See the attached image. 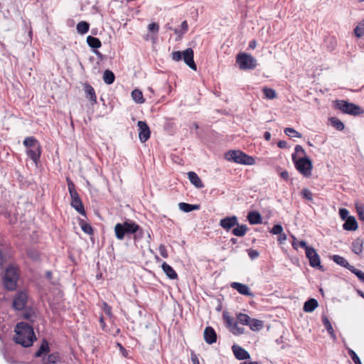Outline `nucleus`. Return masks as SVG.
<instances>
[{"mask_svg":"<svg viewBox=\"0 0 364 364\" xmlns=\"http://www.w3.org/2000/svg\"><path fill=\"white\" fill-rule=\"evenodd\" d=\"M14 331L16 334L14 341L24 348L31 346L36 340L33 328L26 322H18L15 326Z\"/></svg>","mask_w":364,"mask_h":364,"instance_id":"f257e3e1","label":"nucleus"},{"mask_svg":"<svg viewBox=\"0 0 364 364\" xmlns=\"http://www.w3.org/2000/svg\"><path fill=\"white\" fill-rule=\"evenodd\" d=\"M20 270L14 264H9L5 269L2 277L4 287L9 291H15L17 288V283L19 279Z\"/></svg>","mask_w":364,"mask_h":364,"instance_id":"f03ea898","label":"nucleus"},{"mask_svg":"<svg viewBox=\"0 0 364 364\" xmlns=\"http://www.w3.org/2000/svg\"><path fill=\"white\" fill-rule=\"evenodd\" d=\"M136 230L135 222L130 220L118 223L114 225L115 237L119 240H124L126 236H130Z\"/></svg>","mask_w":364,"mask_h":364,"instance_id":"7ed1b4c3","label":"nucleus"},{"mask_svg":"<svg viewBox=\"0 0 364 364\" xmlns=\"http://www.w3.org/2000/svg\"><path fill=\"white\" fill-rule=\"evenodd\" d=\"M292 161L296 170L305 177L311 175L313 168L311 160L307 156H301L300 158L295 157V154L291 155Z\"/></svg>","mask_w":364,"mask_h":364,"instance_id":"20e7f679","label":"nucleus"},{"mask_svg":"<svg viewBox=\"0 0 364 364\" xmlns=\"http://www.w3.org/2000/svg\"><path fill=\"white\" fill-rule=\"evenodd\" d=\"M67 183L68 191L71 197V206L80 214L85 216V208L78 193L75 190V184L70 178H67Z\"/></svg>","mask_w":364,"mask_h":364,"instance_id":"39448f33","label":"nucleus"},{"mask_svg":"<svg viewBox=\"0 0 364 364\" xmlns=\"http://www.w3.org/2000/svg\"><path fill=\"white\" fill-rule=\"evenodd\" d=\"M225 159L237 164L252 165L255 164L253 157L245 154L240 150H231L225 154Z\"/></svg>","mask_w":364,"mask_h":364,"instance_id":"423d86ee","label":"nucleus"},{"mask_svg":"<svg viewBox=\"0 0 364 364\" xmlns=\"http://www.w3.org/2000/svg\"><path fill=\"white\" fill-rule=\"evenodd\" d=\"M193 50L191 48L186 49L183 52L174 51L171 53L172 60L179 61L183 59L190 68L196 70L197 67L193 60Z\"/></svg>","mask_w":364,"mask_h":364,"instance_id":"0eeeda50","label":"nucleus"},{"mask_svg":"<svg viewBox=\"0 0 364 364\" xmlns=\"http://www.w3.org/2000/svg\"><path fill=\"white\" fill-rule=\"evenodd\" d=\"M236 63L242 70H254L257 65L256 58L246 53H239L236 55Z\"/></svg>","mask_w":364,"mask_h":364,"instance_id":"6e6552de","label":"nucleus"},{"mask_svg":"<svg viewBox=\"0 0 364 364\" xmlns=\"http://www.w3.org/2000/svg\"><path fill=\"white\" fill-rule=\"evenodd\" d=\"M335 107L341 110L343 113L354 116L360 115L363 113V110L360 106L346 100H336Z\"/></svg>","mask_w":364,"mask_h":364,"instance_id":"1a4fd4ad","label":"nucleus"},{"mask_svg":"<svg viewBox=\"0 0 364 364\" xmlns=\"http://www.w3.org/2000/svg\"><path fill=\"white\" fill-rule=\"evenodd\" d=\"M28 301V294L25 291H19L14 296L12 306L16 311H21L25 309Z\"/></svg>","mask_w":364,"mask_h":364,"instance_id":"9d476101","label":"nucleus"},{"mask_svg":"<svg viewBox=\"0 0 364 364\" xmlns=\"http://www.w3.org/2000/svg\"><path fill=\"white\" fill-rule=\"evenodd\" d=\"M306 256L309 259L311 267L314 268H318L320 269H322L320 257L313 247L306 250Z\"/></svg>","mask_w":364,"mask_h":364,"instance_id":"9b49d317","label":"nucleus"},{"mask_svg":"<svg viewBox=\"0 0 364 364\" xmlns=\"http://www.w3.org/2000/svg\"><path fill=\"white\" fill-rule=\"evenodd\" d=\"M137 126L139 127V138L141 142L146 141L151 134L150 129L144 121H139L137 123Z\"/></svg>","mask_w":364,"mask_h":364,"instance_id":"f8f14e48","label":"nucleus"},{"mask_svg":"<svg viewBox=\"0 0 364 364\" xmlns=\"http://www.w3.org/2000/svg\"><path fill=\"white\" fill-rule=\"evenodd\" d=\"M238 219L235 215L227 216L220 220L219 225L225 230L229 231L237 225Z\"/></svg>","mask_w":364,"mask_h":364,"instance_id":"ddd939ff","label":"nucleus"},{"mask_svg":"<svg viewBox=\"0 0 364 364\" xmlns=\"http://www.w3.org/2000/svg\"><path fill=\"white\" fill-rule=\"evenodd\" d=\"M42 152L41 146L39 144L36 145L35 146L27 149L26 154L27 156L36 164H37L40 160Z\"/></svg>","mask_w":364,"mask_h":364,"instance_id":"4468645a","label":"nucleus"},{"mask_svg":"<svg viewBox=\"0 0 364 364\" xmlns=\"http://www.w3.org/2000/svg\"><path fill=\"white\" fill-rule=\"evenodd\" d=\"M230 287L233 289L237 290L242 295L249 296L250 297L255 296V294L250 291V287L247 284L235 282L230 284Z\"/></svg>","mask_w":364,"mask_h":364,"instance_id":"2eb2a0df","label":"nucleus"},{"mask_svg":"<svg viewBox=\"0 0 364 364\" xmlns=\"http://www.w3.org/2000/svg\"><path fill=\"white\" fill-rule=\"evenodd\" d=\"M203 338L208 344H213L217 341V333L211 326H207L203 333Z\"/></svg>","mask_w":364,"mask_h":364,"instance_id":"dca6fc26","label":"nucleus"},{"mask_svg":"<svg viewBox=\"0 0 364 364\" xmlns=\"http://www.w3.org/2000/svg\"><path fill=\"white\" fill-rule=\"evenodd\" d=\"M232 350L234 353V355L237 360H247L250 358V353L243 348L240 347L237 345H233L232 346Z\"/></svg>","mask_w":364,"mask_h":364,"instance_id":"f3484780","label":"nucleus"},{"mask_svg":"<svg viewBox=\"0 0 364 364\" xmlns=\"http://www.w3.org/2000/svg\"><path fill=\"white\" fill-rule=\"evenodd\" d=\"M83 90L85 94L86 98H87L92 105L97 103V96L94 88L88 83H85L83 85Z\"/></svg>","mask_w":364,"mask_h":364,"instance_id":"a211bd4d","label":"nucleus"},{"mask_svg":"<svg viewBox=\"0 0 364 364\" xmlns=\"http://www.w3.org/2000/svg\"><path fill=\"white\" fill-rule=\"evenodd\" d=\"M358 223L353 216L345 220V223L343 224V228L348 231H355L358 229Z\"/></svg>","mask_w":364,"mask_h":364,"instance_id":"6ab92c4d","label":"nucleus"},{"mask_svg":"<svg viewBox=\"0 0 364 364\" xmlns=\"http://www.w3.org/2000/svg\"><path fill=\"white\" fill-rule=\"evenodd\" d=\"M161 268L167 277L170 279H176L178 278L176 272L166 262H164L161 264Z\"/></svg>","mask_w":364,"mask_h":364,"instance_id":"aec40b11","label":"nucleus"},{"mask_svg":"<svg viewBox=\"0 0 364 364\" xmlns=\"http://www.w3.org/2000/svg\"><path fill=\"white\" fill-rule=\"evenodd\" d=\"M50 350L49 343L46 339H43L41 343L35 353L34 355L36 358H41L43 354L48 353Z\"/></svg>","mask_w":364,"mask_h":364,"instance_id":"412c9836","label":"nucleus"},{"mask_svg":"<svg viewBox=\"0 0 364 364\" xmlns=\"http://www.w3.org/2000/svg\"><path fill=\"white\" fill-rule=\"evenodd\" d=\"M247 220L252 225L261 224L262 223V216L257 211H252L247 214Z\"/></svg>","mask_w":364,"mask_h":364,"instance_id":"4be33fe9","label":"nucleus"},{"mask_svg":"<svg viewBox=\"0 0 364 364\" xmlns=\"http://www.w3.org/2000/svg\"><path fill=\"white\" fill-rule=\"evenodd\" d=\"M188 178L190 182L195 186L196 188H200L204 186L202 181L199 176L193 171H189L188 173Z\"/></svg>","mask_w":364,"mask_h":364,"instance_id":"5701e85b","label":"nucleus"},{"mask_svg":"<svg viewBox=\"0 0 364 364\" xmlns=\"http://www.w3.org/2000/svg\"><path fill=\"white\" fill-rule=\"evenodd\" d=\"M333 261L336 263L338 265H340L343 267H345L350 270V268L353 267V265H350L348 262L343 257L338 255H334L332 256Z\"/></svg>","mask_w":364,"mask_h":364,"instance_id":"b1692460","label":"nucleus"},{"mask_svg":"<svg viewBox=\"0 0 364 364\" xmlns=\"http://www.w3.org/2000/svg\"><path fill=\"white\" fill-rule=\"evenodd\" d=\"M21 316L29 322L33 323L36 318V314L33 309L25 308Z\"/></svg>","mask_w":364,"mask_h":364,"instance_id":"393cba45","label":"nucleus"},{"mask_svg":"<svg viewBox=\"0 0 364 364\" xmlns=\"http://www.w3.org/2000/svg\"><path fill=\"white\" fill-rule=\"evenodd\" d=\"M179 209L185 213H190L193 210H199L200 205L198 204H189L187 203H180L178 204Z\"/></svg>","mask_w":364,"mask_h":364,"instance_id":"a878e982","label":"nucleus"},{"mask_svg":"<svg viewBox=\"0 0 364 364\" xmlns=\"http://www.w3.org/2000/svg\"><path fill=\"white\" fill-rule=\"evenodd\" d=\"M318 304L316 299L311 298L304 304L303 309L305 312H312L318 306Z\"/></svg>","mask_w":364,"mask_h":364,"instance_id":"bb28decb","label":"nucleus"},{"mask_svg":"<svg viewBox=\"0 0 364 364\" xmlns=\"http://www.w3.org/2000/svg\"><path fill=\"white\" fill-rule=\"evenodd\" d=\"M363 240L358 237L352 242V252L355 255H360L363 251Z\"/></svg>","mask_w":364,"mask_h":364,"instance_id":"cd10ccee","label":"nucleus"},{"mask_svg":"<svg viewBox=\"0 0 364 364\" xmlns=\"http://www.w3.org/2000/svg\"><path fill=\"white\" fill-rule=\"evenodd\" d=\"M236 225L237 226L235 228V227L233 228V229L232 230V233L235 236H237V237L245 236L248 230L247 226L244 224L239 225L238 223Z\"/></svg>","mask_w":364,"mask_h":364,"instance_id":"c85d7f7f","label":"nucleus"},{"mask_svg":"<svg viewBox=\"0 0 364 364\" xmlns=\"http://www.w3.org/2000/svg\"><path fill=\"white\" fill-rule=\"evenodd\" d=\"M61 363V357L58 352H53L48 355L47 361L43 364H59Z\"/></svg>","mask_w":364,"mask_h":364,"instance_id":"c756f323","label":"nucleus"},{"mask_svg":"<svg viewBox=\"0 0 364 364\" xmlns=\"http://www.w3.org/2000/svg\"><path fill=\"white\" fill-rule=\"evenodd\" d=\"M87 43L90 48L94 49H97L102 46L100 39L92 36H88L87 37Z\"/></svg>","mask_w":364,"mask_h":364,"instance_id":"7c9ffc66","label":"nucleus"},{"mask_svg":"<svg viewBox=\"0 0 364 364\" xmlns=\"http://www.w3.org/2000/svg\"><path fill=\"white\" fill-rule=\"evenodd\" d=\"M249 326L252 331H258L263 328L264 323L261 320L251 318Z\"/></svg>","mask_w":364,"mask_h":364,"instance_id":"2f4dec72","label":"nucleus"},{"mask_svg":"<svg viewBox=\"0 0 364 364\" xmlns=\"http://www.w3.org/2000/svg\"><path fill=\"white\" fill-rule=\"evenodd\" d=\"M322 322L323 326H325L328 333L331 335V337L333 339H336V334L334 333L333 326L328 320V318L326 316H322Z\"/></svg>","mask_w":364,"mask_h":364,"instance_id":"473e14b6","label":"nucleus"},{"mask_svg":"<svg viewBox=\"0 0 364 364\" xmlns=\"http://www.w3.org/2000/svg\"><path fill=\"white\" fill-rule=\"evenodd\" d=\"M188 25L186 21H183L181 24V28H174V33L178 36L177 40L182 38V36L188 31Z\"/></svg>","mask_w":364,"mask_h":364,"instance_id":"72a5a7b5","label":"nucleus"},{"mask_svg":"<svg viewBox=\"0 0 364 364\" xmlns=\"http://www.w3.org/2000/svg\"><path fill=\"white\" fill-rule=\"evenodd\" d=\"M115 80L114 73L109 70H106L103 73V80L107 85H112Z\"/></svg>","mask_w":364,"mask_h":364,"instance_id":"f704fd0d","label":"nucleus"},{"mask_svg":"<svg viewBox=\"0 0 364 364\" xmlns=\"http://www.w3.org/2000/svg\"><path fill=\"white\" fill-rule=\"evenodd\" d=\"M38 144H39V141L34 136L26 137L23 141V144L27 149L35 146Z\"/></svg>","mask_w":364,"mask_h":364,"instance_id":"c9c22d12","label":"nucleus"},{"mask_svg":"<svg viewBox=\"0 0 364 364\" xmlns=\"http://www.w3.org/2000/svg\"><path fill=\"white\" fill-rule=\"evenodd\" d=\"M132 97L136 103H143L144 102L143 94L138 89H135L132 92Z\"/></svg>","mask_w":364,"mask_h":364,"instance_id":"e433bc0d","label":"nucleus"},{"mask_svg":"<svg viewBox=\"0 0 364 364\" xmlns=\"http://www.w3.org/2000/svg\"><path fill=\"white\" fill-rule=\"evenodd\" d=\"M90 25L86 21H80L77 24V31L80 34H85L89 31Z\"/></svg>","mask_w":364,"mask_h":364,"instance_id":"4c0bfd02","label":"nucleus"},{"mask_svg":"<svg viewBox=\"0 0 364 364\" xmlns=\"http://www.w3.org/2000/svg\"><path fill=\"white\" fill-rule=\"evenodd\" d=\"M250 319L251 318L245 314L240 313L237 314V322L242 325L249 326Z\"/></svg>","mask_w":364,"mask_h":364,"instance_id":"58836bf2","label":"nucleus"},{"mask_svg":"<svg viewBox=\"0 0 364 364\" xmlns=\"http://www.w3.org/2000/svg\"><path fill=\"white\" fill-rule=\"evenodd\" d=\"M354 34L357 38H361L364 35V19L360 21L354 28Z\"/></svg>","mask_w":364,"mask_h":364,"instance_id":"ea45409f","label":"nucleus"},{"mask_svg":"<svg viewBox=\"0 0 364 364\" xmlns=\"http://www.w3.org/2000/svg\"><path fill=\"white\" fill-rule=\"evenodd\" d=\"M136 226V231L132 233L133 238L134 241H139L140 240L144 235V230L137 224L135 223Z\"/></svg>","mask_w":364,"mask_h":364,"instance_id":"a19ab883","label":"nucleus"},{"mask_svg":"<svg viewBox=\"0 0 364 364\" xmlns=\"http://www.w3.org/2000/svg\"><path fill=\"white\" fill-rule=\"evenodd\" d=\"M262 92L267 99L273 100L277 97V93L274 89L264 87L262 89Z\"/></svg>","mask_w":364,"mask_h":364,"instance_id":"79ce46f5","label":"nucleus"},{"mask_svg":"<svg viewBox=\"0 0 364 364\" xmlns=\"http://www.w3.org/2000/svg\"><path fill=\"white\" fill-rule=\"evenodd\" d=\"M330 122L331 125L337 130L342 131L344 129V124L340 119L336 117H331L330 118Z\"/></svg>","mask_w":364,"mask_h":364,"instance_id":"37998d69","label":"nucleus"},{"mask_svg":"<svg viewBox=\"0 0 364 364\" xmlns=\"http://www.w3.org/2000/svg\"><path fill=\"white\" fill-rule=\"evenodd\" d=\"M284 132L286 135H287L289 137L301 138L302 136L301 133H299V132H297L296 130L291 127L285 128Z\"/></svg>","mask_w":364,"mask_h":364,"instance_id":"c03bdc74","label":"nucleus"},{"mask_svg":"<svg viewBox=\"0 0 364 364\" xmlns=\"http://www.w3.org/2000/svg\"><path fill=\"white\" fill-rule=\"evenodd\" d=\"M79 224H80V225L81 227L82 230L85 233L88 234V235H92L93 234V228H92V227L90 224L85 223L82 220L80 221Z\"/></svg>","mask_w":364,"mask_h":364,"instance_id":"a18cd8bd","label":"nucleus"},{"mask_svg":"<svg viewBox=\"0 0 364 364\" xmlns=\"http://www.w3.org/2000/svg\"><path fill=\"white\" fill-rule=\"evenodd\" d=\"M350 271L353 273L356 277L358 278V279L364 283V272H362L360 269H356L354 266H353L352 268H350Z\"/></svg>","mask_w":364,"mask_h":364,"instance_id":"49530a36","label":"nucleus"},{"mask_svg":"<svg viewBox=\"0 0 364 364\" xmlns=\"http://www.w3.org/2000/svg\"><path fill=\"white\" fill-rule=\"evenodd\" d=\"M230 331L234 335L239 336L245 333V328L243 327L238 326L237 323H233L232 328L230 329Z\"/></svg>","mask_w":364,"mask_h":364,"instance_id":"de8ad7c7","label":"nucleus"},{"mask_svg":"<svg viewBox=\"0 0 364 364\" xmlns=\"http://www.w3.org/2000/svg\"><path fill=\"white\" fill-rule=\"evenodd\" d=\"M350 357L355 364H362L360 358L358 356L356 353L352 349L348 350Z\"/></svg>","mask_w":364,"mask_h":364,"instance_id":"09e8293b","label":"nucleus"},{"mask_svg":"<svg viewBox=\"0 0 364 364\" xmlns=\"http://www.w3.org/2000/svg\"><path fill=\"white\" fill-rule=\"evenodd\" d=\"M301 193L302 197L304 199H306V200H307L309 201H311L313 200V193L308 188H304L301 191Z\"/></svg>","mask_w":364,"mask_h":364,"instance_id":"8fccbe9b","label":"nucleus"},{"mask_svg":"<svg viewBox=\"0 0 364 364\" xmlns=\"http://www.w3.org/2000/svg\"><path fill=\"white\" fill-rule=\"evenodd\" d=\"M283 232V228L280 224H277L271 229L270 232L273 235H279Z\"/></svg>","mask_w":364,"mask_h":364,"instance_id":"3c124183","label":"nucleus"},{"mask_svg":"<svg viewBox=\"0 0 364 364\" xmlns=\"http://www.w3.org/2000/svg\"><path fill=\"white\" fill-rule=\"evenodd\" d=\"M339 215H340V218L343 220H345L348 219V218L351 217L350 215H349V211L347 209L343 208H340Z\"/></svg>","mask_w":364,"mask_h":364,"instance_id":"603ef678","label":"nucleus"},{"mask_svg":"<svg viewBox=\"0 0 364 364\" xmlns=\"http://www.w3.org/2000/svg\"><path fill=\"white\" fill-rule=\"evenodd\" d=\"M292 154H295V157H296L297 154H299H299L304 155L303 156H306L305 150L303 149V147L301 145H296L295 146V147H294V153H293Z\"/></svg>","mask_w":364,"mask_h":364,"instance_id":"864d4df0","label":"nucleus"},{"mask_svg":"<svg viewBox=\"0 0 364 364\" xmlns=\"http://www.w3.org/2000/svg\"><path fill=\"white\" fill-rule=\"evenodd\" d=\"M247 253H248L249 257L252 260H254L259 257V252L256 250H252V249L247 250Z\"/></svg>","mask_w":364,"mask_h":364,"instance_id":"5fc2aeb1","label":"nucleus"},{"mask_svg":"<svg viewBox=\"0 0 364 364\" xmlns=\"http://www.w3.org/2000/svg\"><path fill=\"white\" fill-rule=\"evenodd\" d=\"M159 253L160 255L164 257V258H167L168 257V252H167V250H166V247L164 245H160L159 247Z\"/></svg>","mask_w":364,"mask_h":364,"instance_id":"6e6d98bb","label":"nucleus"},{"mask_svg":"<svg viewBox=\"0 0 364 364\" xmlns=\"http://www.w3.org/2000/svg\"><path fill=\"white\" fill-rule=\"evenodd\" d=\"M356 211L359 218L364 221V208L361 205H356Z\"/></svg>","mask_w":364,"mask_h":364,"instance_id":"4d7b16f0","label":"nucleus"},{"mask_svg":"<svg viewBox=\"0 0 364 364\" xmlns=\"http://www.w3.org/2000/svg\"><path fill=\"white\" fill-rule=\"evenodd\" d=\"M148 29L151 32L158 33L159 26L156 23H151L149 24Z\"/></svg>","mask_w":364,"mask_h":364,"instance_id":"13d9d810","label":"nucleus"},{"mask_svg":"<svg viewBox=\"0 0 364 364\" xmlns=\"http://www.w3.org/2000/svg\"><path fill=\"white\" fill-rule=\"evenodd\" d=\"M191 359L193 364H200V362H199L197 355L193 350L191 353Z\"/></svg>","mask_w":364,"mask_h":364,"instance_id":"bf43d9fd","label":"nucleus"},{"mask_svg":"<svg viewBox=\"0 0 364 364\" xmlns=\"http://www.w3.org/2000/svg\"><path fill=\"white\" fill-rule=\"evenodd\" d=\"M117 346L119 348L120 352L122 353L124 357L128 356V351L122 346V345L119 343H117Z\"/></svg>","mask_w":364,"mask_h":364,"instance_id":"052dcab7","label":"nucleus"},{"mask_svg":"<svg viewBox=\"0 0 364 364\" xmlns=\"http://www.w3.org/2000/svg\"><path fill=\"white\" fill-rule=\"evenodd\" d=\"M299 246H300L301 247H302V248L305 249V253L306 252V250H307L308 248H311V247H311V246H308V245H307V244H306V241H304V240H300V241L299 242Z\"/></svg>","mask_w":364,"mask_h":364,"instance_id":"680f3d73","label":"nucleus"},{"mask_svg":"<svg viewBox=\"0 0 364 364\" xmlns=\"http://www.w3.org/2000/svg\"><path fill=\"white\" fill-rule=\"evenodd\" d=\"M277 146L280 149H286V148H287L288 144L286 141L280 140L278 141Z\"/></svg>","mask_w":364,"mask_h":364,"instance_id":"e2e57ef3","label":"nucleus"},{"mask_svg":"<svg viewBox=\"0 0 364 364\" xmlns=\"http://www.w3.org/2000/svg\"><path fill=\"white\" fill-rule=\"evenodd\" d=\"M280 176L285 181H287L289 180V172L287 171H282L281 173H280Z\"/></svg>","mask_w":364,"mask_h":364,"instance_id":"0e129e2a","label":"nucleus"},{"mask_svg":"<svg viewBox=\"0 0 364 364\" xmlns=\"http://www.w3.org/2000/svg\"><path fill=\"white\" fill-rule=\"evenodd\" d=\"M6 262V258L3 255L2 252L0 250V268H2L3 265Z\"/></svg>","mask_w":364,"mask_h":364,"instance_id":"69168bd1","label":"nucleus"},{"mask_svg":"<svg viewBox=\"0 0 364 364\" xmlns=\"http://www.w3.org/2000/svg\"><path fill=\"white\" fill-rule=\"evenodd\" d=\"M4 358L6 359L7 363H9L10 364H15L16 363L15 360L12 357L8 356L6 354H4Z\"/></svg>","mask_w":364,"mask_h":364,"instance_id":"338daca9","label":"nucleus"},{"mask_svg":"<svg viewBox=\"0 0 364 364\" xmlns=\"http://www.w3.org/2000/svg\"><path fill=\"white\" fill-rule=\"evenodd\" d=\"M287 240V235L284 233L279 234L278 240L282 242L283 241Z\"/></svg>","mask_w":364,"mask_h":364,"instance_id":"774afa93","label":"nucleus"}]
</instances>
